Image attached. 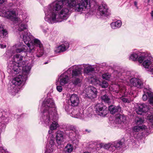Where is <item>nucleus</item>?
I'll return each mask as SVG.
<instances>
[{"mask_svg": "<svg viewBox=\"0 0 153 153\" xmlns=\"http://www.w3.org/2000/svg\"><path fill=\"white\" fill-rule=\"evenodd\" d=\"M23 56L19 54H16L13 56V59L10 61L8 64L7 72L12 76L18 74L21 72L20 65L22 60Z\"/></svg>", "mask_w": 153, "mask_h": 153, "instance_id": "7ed1b4c3", "label": "nucleus"}, {"mask_svg": "<svg viewBox=\"0 0 153 153\" xmlns=\"http://www.w3.org/2000/svg\"><path fill=\"white\" fill-rule=\"evenodd\" d=\"M83 153H91L89 152H83Z\"/></svg>", "mask_w": 153, "mask_h": 153, "instance_id": "e2e57ef3", "label": "nucleus"}, {"mask_svg": "<svg viewBox=\"0 0 153 153\" xmlns=\"http://www.w3.org/2000/svg\"><path fill=\"white\" fill-rule=\"evenodd\" d=\"M64 135V132L59 130L57 131L56 134V140L58 144H60L63 139Z\"/></svg>", "mask_w": 153, "mask_h": 153, "instance_id": "c756f323", "label": "nucleus"}, {"mask_svg": "<svg viewBox=\"0 0 153 153\" xmlns=\"http://www.w3.org/2000/svg\"><path fill=\"white\" fill-rule=\"evenodd\" d=\"M126 117L123 115L117 114L116 116V122L119 124H124L126 121Z\"/></svg>", "mask_w": 153, "mask_h": 153, "instance_id": "c85d7f7f", "label": "nucleus"}, {"mask_svg": "<svg viewBox=\"0 0 153 153\" xmlns=\"http://www.w3.org/2000/svg\"><path fill=\"white\" fill-rule=\"evenodd\" d=\"M54 141V138H53V137L52 138H51V139L50 140V142L49 143V144H52V145H54V143H55Z\"/></svg>", "mask_w": 153, "mask_h": 153, "instance_id": "09e8293b", "label": "nucleus"}, {"mask_svg": "<svg viewBox=\"0 0 153 153\" xmlns=\"http://www.w3.org/2000/svg\"><path fill=\"white\" fill-rule=\"evenodd\" d=\"M42 107L44 109L53 111V114L57 113L56 107L55 106L54 101L51 98H49L45 100L43 102Z\"/></svg>", "mask_w": 153, "mask_h": 153, "instance_id": "f8f14e48", "label": "nucleus"}, {"mask_svg": "<svg viewBox=\"0 0 153 153\" xmlns=\"http://www.w3.org/2000/svg\"><path fill=\"white\" fill-rule=\"evenodd\" d=\"M72 105L74 106H77L79 102V99L78 96L74 94L72 95L70 98Z\"/></svg>", "mask_w": 153, "mask_h": 153, "instance_id": "b1692460", "label": "nucleus"}, {"mask_svg": "<svg viewBox=\"0 0 153 153\" xmlns=\"http://www.w3.org/2000/svg\"><path fill=\"white\" fill-rule=\"evenodd\" d=\"M53 112L44 109L40 117L39 123L44 126L49 125L51 124V119L53 117Z\"/></svg>", "mask_w": 153, "mask_h": 153, "instance_id": "1a4fd4ad", "label": "nucleus"}, {"mask_svg": "<svg viewBox=\"0 0 153 153\" xmlns=\"http://www.w3.org/2000/svg\"><path fill=\"white\" fill-rule=\"evenodd\" d=\"M3 13H6V16L9 19L13 21H17L19 24L18 30L22 31L26 30L27 28V26L23 21L19 20V18L17 17L16 11L14 10L6 12L3 11Z\"/></svg>", "mask_w": 153, "mask_h": 153, "instance_id": "423d86ee", "label": "nucleus"}, {"mask_svg": "<svg viewBox=\"0 0 153 153\" xmlns=\"http://www.w3.org/2000/svg\"><path fill=\"white\" fill-rule=\"evenodd\" d=\"M23 39L26 45L29 48L30 47L33 46L35 48L40 49L43 47L40 41L36 39H34L30 33L27 31H24L22 33Z\"/></svg>", "mask_w": 153, "mask_h": 153, "instance_id": "20e7f679", "label": "nucleus"}, {"mask_svg": "<svg viewBox=\"0 0 153 153\" xmlns=\"http://www.w3.org/2000/svg\"><path fill=\"white\" fill-rule=\"evenodd\" d=\"M106 66V64L105 63H102L100 65V67L102 68H104Z\"/></svg>", "mask_w": 153, "mask_h": 153, "instance_id": "864d4df0", "label": "nucleus"}, {"mask_svg": "<svg viewBox=\"0 0 153 153\" xmlns=\"http://www.w3.org/2000/svg\"><path fill=\"white\" fill-rule=\"evenodd\" d=\"M78 111L77 113L76 114V117L79 118H82L83 116V111L80 109L79 111L78 110Z\"/></svg>", "mask_w": 153, "mask_h": 153, "instance_id": "37998d69", "label": "nucleus"}, {"mask_svg": "<svg viewBox=\"0 0 153 153\" xmlns=\"http://www.w3.org/2000/svg\"><path fill=\"white\" fill-rule=\"evenodd\" d=\"M73 149V146L71 144H68L65 149V151L68 153L71 152Z\"/></svg>", "mask_w": 153, "mask_h": 153, "instance_id": "ea45409f", "label": "nucleus"}, {"mask_svg": "<svg viewBox=\"0 0 153 153\" xmlns=\"http://www.w3.org/2000/svg\"><path fill=\"white\" fill-rule=\"evenodd\" d=\"M56 89L59 92H61L62 89V86L60 85H58L56 86Z\"/></svg>", "mask_w": 153, "mask_h": 153, "instance_id": "de8ad7c7", "label": "nucleus"}, {"mask_svg": "<svg viewBox=\"0 0 153 153\" xmlns=\"http://www.w3.org/2000/svg\"><path fill=\"white\" fill-rule=\"evenodd\" d=\"M20 68H21V71L22 70V75H19V76H21L22 77L23 79H24V82L25 83L27 79L28 75L31 69V67L30 65H27L25 66H22L21 65H20Z\"/></svg>", "mask_w": 153, "mask_h": 153, "instance_id": "412c9836", "label": "nucleus"}, {"mask_svg": "<svg viewBox=\"0 0 153 153\" xmlns=\"http://www.w3.org/2000/svg\"><path fill=\"white\" fill-rule=\"evenodd\" d=\"M101 100L102 101L110 105L111 102V100L110 97L107 94H105L102 95L101 97Z\"/></svg>", "mask_w": 153, "mask_h": 153, "instance_id": "c9c22d12", "label": "nucleus"}, {"mask_svg": "<svg viewBox=\"0 0 153 153\" xmlns=\"http://www.w3.org/2000/svg\"><path fill=\"white\" fill-rule=\"evenodd\" d=\"M87 65L83 64V65H79V67L82 66L84 67V73L86 74H88L89 73L92 72L94 71V69L91 66L89 65L86 67Z\"/></svg>", "mask_w": 153, "mask_h": 153, "instance_id": "7c9ffc66", "label": "nucleus"}, {"mask_svg": "<svg viewBox=\"0 0 153 153\" xmlns=\"http://www.w3.org/2000/svg\"><path fill=\"white\" fill-rule=\"evenodd\" d=\"M48 63V62H45L44 63V64H47Z\"/></svg>", "mask_w": 153, "mask_h": 153, "instance_id": "052dcab7", "label": "nucleus"}, {"mask_svg": "<svg viewBox=\"0 0 153 153\" xmlns=\"http://www.w3.org/2000/svg\"><path fill=\"white\" fill-rule=\"evenodd\" d=\"M146 128V126L144 125H142V126H134L133 128V132H138L140 130H143Z\"/></svg>", "mask_w": 153, "mask_h": 153, "instance_id": "e433bc0d", "label": "nucleus"}, {"mask_svg": "<svg viewBox=\"0 0 153 153\" xmlns=\"http://www.w3.org/2000/svg\"><path fill=\"white\" fill-rule=\"evenodd\" d=\"M122 100L125 102H129V100L126 98H123Z\"/></svg>", "mask_w": 153, "mask_h": 153, "instance_id": "8fccbe9b", "label": "nucleus"}, {"mask_svg": "<svg viewBox=\"0 0 153 153\" xmlns=\"http://www.w3.org/2000/svg\"><path fill=\"white\" fill-rule=\"evenodd\" d=\"M62 1H56L45 7V20L49 24H53L66 20L68 17L69 9L63 8Z\"/></svg>", "mask_w": 153, "mask_h": 153, "instance_id": "f257e3e1", "label": "nucleus"}, {"mask_svg": "<svg viewBox=\"0 0 153 153\" xmlns=\"http://www.w3.org/2000/svg\"><path fill=\"white\" fill-rule=\"evenodd\" d=\"M9 112L0 111V133L3 129L5 128V124L9 122Z\"/></svg>", "mask_w": 153, "mask_h": 153, "instance_id": "4468645a", "label": "nucleus"}, {"mask_svg": "<svg viewBox=\"0 0 153 153\" xmlns=\"http://www.w3.org/2000/svg\"><path fill=\"white\" fill-rule=\"evenodd\" d=\"M51 144H49V143L48 144H47L46 145V148L47 150H49L50 151H52V149L53 148L54 145H52Z\"/></svg>", "mask_w": 153, "mask_h": 153, "instance_id": "c03bdc74", "label": "nucleus"}, {"mask_svg": "<svg viewBox=\"0 0 153 153\" xmlns=\"http://www.w3.org/2000/svg\"><path fill=\"white\" fill-rule=\"evenodd\" d=\"M90 81L93 84H98L102 88H105L108 86V83L107 81L105 80L100 81L94 78H91V80H90Z\"/></svg>", "mask_w": 153, "mask_h": 153, "instance_id": "5701e85b", "label": "nucleus"}, {"mask_svg": "<svg viewBox=\"0 0 153 153\" xmlns=\"http://www.w3.org/2000/svg\"><path fill=\"white\" fill-rule=\"evenodd\" d=\"M7 31L4 28L2 25H0V39L3 38L6 40V39L5 37L7 36Z\"/></svg>", "mask_w": 153, "mask_h": 153, "instance_id": "473e14b6", "label": "nucleus"}, {"mask_svg": "<svg viewBox=\"0 0 153 153\" xmlns=\"http://www.w3.org/2000/svg\"><path fill=\"white\" fill-rule=\"evenodd\" d=\"M146 94L148 96L149 101L150 103L153 106V93L152 92H147Z\"/></svg>", "mask_w": 153, "mask_h": 153, "instance_id": "a19ab883", "label": "nucleus"}, {"mask_svg": "<svg viewBox=\"0 0 153 153\" xmlns=\"http://www.w3.org/2000/svg\"><path fill=\"white\" fill-rule=\"evenodd\" d=\"M152 19L153 20V10H152L150 13Z\"/></svg>", "mask_w": 153, "mask_h": 153, "instance_id": "4d7b16f0", "label": "nucleus"}, {"mask_svg": "<svg viewBox=\"0 0 153 153\" xmlns=\"http://www.w3.org/2000/svg\"><path fill=\"white\" fill-rule=\"evenodd\" d=\"M130 85L131 86L135 87L137 88H142L143 87V82L140 79L132 78L130 80Z\"/></svg>", "mask_w": 153, "mask_h": 153, "instance_id": "4be33fe9", "label": "nucleus"}, {"mask_svg": "<svg viewBox=\"0 0 153 153\" xmlns=\"http://www.w3.org/2000/svg\"><path fill=\"white\" fill-rule=\"evenodd\" d=\"M2 40H1V42H3Z\"/></svg>", "mask_w": 153, "mask_h": 153, "instance_id": "69168bd1", "label": "nucleus"}, {"mask_svg": "<svg viewBox=\"0 0 153 153\" xmlns=\"http://www.w3.org/2000/svg\"><path fill=\"white\" fill-rule=\"evenodd\" d=\"M73 106L71 104L70 105L68 103L66 102L64 105V108L65 111L69 114L74 113V109L72 108Z\"/></svg>", "mask_w": 153, "mask_h": 153, "instance_id": "2f4dec72", "label": "nucleus"}, {"mask_svg": "<svg viewBox=\"0 0 153 153\" xmlns=\"http://www.w3.org/2000/svg\"><path fill=\"white\" fill-rule=\"evenodd\" d=\"M136 124L138 126H142L144 122V119L141 118H137L135 120Z\"/></svg>", "mask_w": 153, "mask_h": 153, "instance_id": "58836bf2", "label": "nucleus"}, {"mask_svg": "<svg viewBox=\"0 0 153 153\" xmlns=\"http://www.w3.org/2000/svg\"><path fill=\"white\" fill-rule=\"evenodd\" d=\"M12 83V85L11 86L10 89L9 90V92L12 95H15L18 92L17 86L22 84L23 85L25 82H24V79L21 76H18L13 79Z\"/></svg>", "mask_w": 153, "mask_h": 153, "instance_id": "6e6552de", "label": "nucleus"}, {"mask_svg": "<svg viewBox=\"0 0 153 153\" xmlns=\"http://www.w3.org/2000/svg\"><path fill=\"white\" fill-rule=\"evenodd\" d=\"M0 153H8V152L6 150V149L4 148L2 146L0 147Z\"/></svg>", "mask_w": 153, "mask_h": 153, "instance_id": "49530a36", "label": "nucleus"}, {"mask_svg": "<svg viewBox=\"0 0 153 153\" xmlns=\"http://www.w3.org/2000/svg\"><path fill=\"white\" fill-rule=\"evenodd\" d=\"M13 53H18L22 52H27V54L29 53V52H28L29 48H27L26 45L21 43L16 44L15 45L13 46Z\"/></svg>", "mask_w": 153, "mask_h": 153, "instance_id": "f3484780", "label": "nucleus"}, {"mask_svg": "<svg viewBox=\"0 0 153 153\" xmlns=\"http://www.w3.org/2000/svg\"><path fill=\"white\" fill-rule=\"evenodd\" d=\"M41 27L43 29V32L45 33L46 32V30L45 29H47V26L46 24L45 23H44L43 25H41Z\"/></svg>", "mask_w": 153, "mask_h": 153, "instance_id": "a18cd8bd", "label": "nucleus"}, {"mask_svg": "<svg viewBox=\"0 0 153 153\" xmlns=\"http://www.w3.org/2000/svg\"><path fill=\"white\" fill-rule=\"evenodd\" d=\"M6 47V45L4 43L0 44V48L2 49L5 48Z\"/></svg>", "mask_w": 153, "mask_h": 153, "instance_id": "3c124183", "label": "nucleus"}, {"mask_svg": "<svg viewBox=\"0 0 153 153\" xmlns=\"http://www.w3.org/2000/svg\"><path fill=\"white\" fill-rule=\"evenodd\" d=\"M130 74L129 71L126 72H122L118 70H115L114 72V77L119 79L121 80H126L129 78L128 74Z\"/></svg>", "mask_w": 153, "mask_h": 153, "instance_id": "a211bd4d", "label": "nucleus"}, {"mask_svg": "<svg viewBox=\"0 0 153 153\" xmlns=\"http://www.w3.org/2000/svg\"><path fill=\"white\" fill-rule=\"evenodd\" d=\"M29 53H31L32 54L36 55V57L33 56L32 58V62H33L37 61L39 60V58L41 57L44 54V49L43 47H42L40 49L38 48H35L33 46L30 47L28 51Z\"/></svg>", "mask_w": 153, "mask_h": 153, "instance_id": "ddd939ff", "label": "nucleus"}, {"mask_svg": "<svg viewBox=\"0 0 153 153\" xmlns=\"http://www.w3.org/2000/svg\"><path fill=\"white\" fill-rule=\"evenodd\" d=\"M66 130L69 131L68 133L67 132L66 133L68 134V137L71 140L73 141L76 140V142L77 141V139L80 137L76 126L73 125H68L66 126Z\"/></svg>", "mask_w": 153, "mask_h": 153, "instance_id": "9b49d317", "label": "nucleus"}, {"mask_svg": "<svg viewBox=\"0 0 153 153\" xmlns=\"http://www.w3.org/2000/svg\"><path fill=\"white\" fill-rule=\"evenodd\" d=\"M122 25V22L120 20H118L116 22H112L111 25L113 29H117L120 28Z\"/></svg>", "mask_w": 153, "mask_h": 153, "instance_id": "72a5a7b5", "label": "nucleus"}, {"mask_svg": "<svg viewBox=\"0 0 153 153\" xmlns=\"http://www.w3.org/2000/svg\"><path fill=\"white\" fill-rule=\"evenodd\" d=\"M14 5V4H13V3H10L8 4V6L9 7H12Z\"/></svg>", "mask_w": 153, "mask_h": 153, "instance_id": "5fc2aeb1", "label": "nucleus"}, {"mask_svg": "<svg viewBox=\"0 0 153 153\" xmlns=\"http://www.w3.org/2000/svg\"><path fill=\"white\" fill-rule=\"evenodd\" d=\"M71 82L75 86H80L81 81L79 77H72Z\"/></svg>", "mask_w": 153, "mask_h": 153, "instance_id": "f704fd0d", "label": "nucleus"}, {"mask_svg": "<svg viewBox=\"0 0 153 153\" xmlns=\"http://www.w3.org/2000/svg\"><path fill=\"white\" fill-rule=\"evenodd\" d=\"M85 131H88V132H90V131H88V130L87 129H85Z\"/></svg>", "mask_w": 153, "mask_h": 153, "instance_id": "680f3d73", "label": "nucleus"}, {"mask_svg": "<svg viewBox=\"0 0 153 153\" xmlns=\"http://www.w3.org/2000/svg\"><path fill=\"white\" fill-rule=\"evenodd\" d=\"M51 130L50 129V130H49L48 131V133L49 134H51V133H52V131L53 130Z\"/></svg>", "mask_w": 153, "mask_h": 153, "instance_id": "bf43d9fd", "label": "nucleus"}, {"mask_svg": "<svg viewBox=\"0 0 153 153\" xmlns=\"http://www.w3.org/2000/svg\"><path fill=\"white\" fill-rule=\"evenodd\" d=\"M71 73V70L68 69L67 71L62 74L59 78L60 79V84L62 85H64L68 82V74Z\"/></svg>", "mask_w": 153, "mask_h": 153, "instance_id": "aec40b11", "label": "nucleus"}, {"mask_svg": "<svg viewBox=\"0 0 153 153\" xmlns=\"http://www.w3.org/2000/svg\"><path fill=\"white\" fill-rule=\"evenodd\" d=\"M111 76V75L109 73L104 74L102 75V77L104 79L108 80Z\"/></svg>", "mask_w": 153, "mask_h": 153, "instance_id": "79ce46f5", "label": "nucleus"}, {"mask_svg": "<svg viewBox=\"0 0 153 153\" xmlns=\"http://www.w3.org/2000/svg\"><path fill=\"white\" fill-rule=\"evenodd\" d=\"M113 147H114V149H122L126 147L125 144L123 142L120 140H118L112 143Z\"/></svg>", "mask_w": 153, "mask_h": 153, "instance_id": "393cba45", "label": "nucleus"}, {"mask_svg": "<svg viewBox=\"0 0 153 153\" xmlns=\"http://www.w3.org/2000/svg\"><path fill=\"white\" fill-rule=\"evenodd\" d=\"M108 111L112 114L119 112L121 111V108L119 106H116L114 105H111L108 106Z\"/></svg>", "mask_w": 153, "mask_h": 153, "instance_id": "cd10ccee", "label": "nucleus"}, {"mask_svg": "<svg viewBox=\"0 0 153 153\" xmlns=\"http://www.w3.org/2000/svg\"><path fill=\"white\" fill-rule=\"evenodd\" d=\"M147 95L146 94H143L142 98L144 101H146L147 99Z\"/></svg>", "mask_w": 153, "mask_h": 153, "instance_id": "603ef678", "label": "nucleus"}, {"mask_svg": "<svg viewBox=\"0 0 153 153\" xmlns=\"http://www.w3.org/2000/svg\"><path fill=\"white\" fill-rule=\"evenodd\" d=\"M92 4L94 7H91V8H93L94 10L97 9V16L99 17L100 16L107 17L110 15L109 10L105 4H103L97 5V2L94 1H92Z\"/></svg>", "mask_w": 153, "mask_h": 153, "instance_id": "0eeeda50", "label": "nucleus"}, {"mask_svg": "<svg viewBox=\"0 0 153 153\" xmlns=\"http://www.w3.org/2000/svg\"><path fill=\"white\" fill-rule=\"evenodd\" d=\"M69 44L67 42H65L59 46L57 48L56 51L57 53H60L66 51L69 47Z\"/></svg>", "mask_w": 153, "mask_h": 153, "instance_id": "bb28decb", "label": "nucleus"}, {"mask_svg": "<svg viewBox=\"0 0 153 153\" xmlns=\"http://www.w3.org/2000/svg\"><path fill=\"white\" fill-rule=\"evenodd\" d=\"M79 3L76 4L75 6V11L77 12L82 11L84 9H88L91 7H94L92 1L90 0H77Z\"/></svg>", "mask_w": 153, "mask_h": 153, "instance_id": "9d476101", "label": "nucleus"}, {"mask_svg": "<svg viewBox=\"0 0 153 153\" xmlns=\"http://www.w3.org/2000/svg\"><path fill=\"white\" fill-rule=\"evenodd\" d=\"M98 145L99 146V147L100 148L103 147L105 149H108L110 148L113 147L112 146V143H108V144H106L105 145H104V144L102 143H101Z\"/></svg>", "mask_w": 153, "mask_h": 153, "instance_id": "4c0bfd02", "label": "nucleus"}, {"mask_svg": "<svg viewBox=\"0 0 153 153\" xmlns=\"http://www.w3.org/2000/svg\"><path fill=\"white\" fill-rule=\"evenodd\" d=\"M134 5H135V6L137 7V8L138 9V7L137 6V2L136 1H134Z\"/></svg>", "mask_w": 153, "mask_h": 153, "instance_id": "6e6d98bb", "label": "nucleus"}, {"mask_svg": "<svg viewBox=\"0 0 153 153\" xmlns=\"http://www.w3.org/2000/svg\"><path fill=\"white\" fill-rule=\"evenodd\" d=\"M137 113L139 114L143 115L147 112V118L149 121L153 124V108L145 104H140L136 109Z\"/></svg>", "mask_w": 153, "mask_h": 153, "instance_id": "39448f33", "label": "nucleus"}, {"mask_svg": "<svg viewBox=\"0 0 153 153\" xmlns=\"http://www.w3.org/2000/svg\"><path fill=\"white\" fill-rule=\"evenodd\" d=\"M53 117L51 119L50 129L51 130H55L59 127V125L58 123V116L57 113L53 114ZM50 125V124H49Z\"/></svg>", "mask_w": 153, "mask_h": 153, "instance_id": "6ab92c4d", "label": "nucleus"}, {"mask_svg": "<svg viewBox=\"0 0 153 153\" xmlns=\"http://www.w3.org/2000/svg\"><path fill=\"white\" fill-rule=\"evenodd\" d=\"M97 94V89L93 86H90L86 88L85 97L93 99L96 97Z\"/></svg>", "mask_w": 153, "mask_h": 153, "instance_id": "dca6fc26", "label": "nucleus"}, {"mask_svg": "<svg viewBox=\"0 0 153 153\" xmlns=\"http://www.w3.org/2000/svg\"><path fill=\"white\" fill-rule=\"evenodd\" d=\"M150 1V0H147V2L149 3Z\"/></svg>", "mask_w": 153, "mask_h": 153, "instance_id": "0e129e2a", "label": "nucleus"}, {"mask_svg": "<svg viewBox=\"0 0 153 153\" xmlns=\"http://www.w3.org/2000/svg\"><path fill=\"white\" fill-rule=\"evenodd\" d=\"M79 66V65L78 66H76L75 68L73 70L72 77L79 78L81 75L82 68H80Z\"/></svg>", "mask_w": 153, "mask_h": 153, "instance_id": "a878e982", "label": "nucleus"}, {"mask_svg": "<svg viewBox=\"0 0 153 153\" xmlns=\"http://www.w3.org/2000/svg\"><path fill=\"white\" fill-rule=\"evenodd\" d=\"M96 112L98 115L105 117L108 112L107 107L102 103H99L95 106Z\"/></svg>", "mask_w": 153, "mask_h": 153, "instance_id": "2eb2a0df", "label": "nucleus"}, {"mask_svg": "<svg viewBox=\"0 0 153 153\" xmlns=\"http://www.w3.org/2000/svg\"><path fill=\"white\" fill-rule=\"evenodd\" d=\"M6 0H0V4H1L4 3Z\"/></svg>", "mask_w": 153, "mask_h": 153, "instance_id": "13d9d810", "label": "nucleus"}, {"mask_svg": "<svg viewBox=\"0 0 153 153\" xmlns=\"http://www.w3.org/2000/svg\"><path fill=\"white\" fill-rule=\"evenodd\" d=\"M129 59L133 61L138 60L139 63L143 62L142 65L146 70L153 75V59L152 58L148 56L144 53L138 52L137 53H133L129 57Z\"/></svg>", "mask_w": 153, "mask_h": 153, "instance_id": "f03ea898", "label": "nucleus"}]
</instances>
